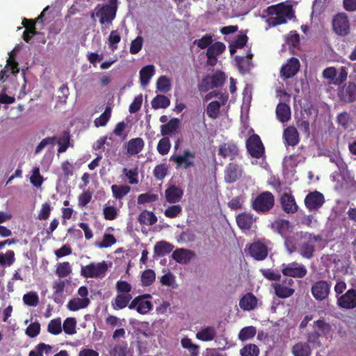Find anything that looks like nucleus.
I'll return each instance as SVG.
<instances>
[{
    "mask_svg": "<svg viewBox=\"0 0 356 356\" xmlns=\"http://www.w3.org/2000/svg\"><path fill=\"white\" fill-rule=\"evenodd\" d=\"M312 330L307 331L305 334L306 342L314 349L323 346V339L326 337L332 330L331 325L323 318L314 321L312 323Z\"/></svg>",
    "mask_w": 356,
    "mask_h": 356,
    "instance_id": "f257e3e1",
    "label": "nucleus"
},
{
    "mask_svg": "<svg viewBox=\"0 0 356 356\" xmlns=\"http://www.w3.org/2000/svg\"><path fill=\"white\" fill-rule=\"evenodd\" d=\"M267 12L271 15L266 20L269 26L286 24L287 19H291L293 15L292 6L284 3L270 6L267 8Z\"/></svg>",
    "mask_w": 356,
    "mask_h": 356,
    "instance_id": "f03ea898",
    "label": "nucleus"
},
{
    "mask_svg": "<svg viewBox=\"0 0 356 356\" xmlns=\"http://www.w3.org/2000/svg\"><path fill=\"white\" fill-rule=\"evenodd\" d=\"M275 198L269 191L259 194L252 202V208L257 212L267 213L274 206Z\"/></svg>",
    "mask_w": 356,
    "mask_h": 356,
    "instance_id": "7ed1b4c3",
    "label": "nucleus"
},
{
    "mask_svg": "<svg viewBox=\"0 0 356 356\" xmlns=\"http://www.w3.org/2000/svg\"><path fill=\"white\" fill-rule=\"evenodd\" d=\"M107 270L108 265L104 261L99 263H91L81 266V275L85 278L103 277Z\"/></svg>",
    "mask_w": 356,
    "mask_h": 356,
    "instance_id": "20e7f679",
    "label": "nucleus"
},
{
    "mask_svg": "<svg viewBox=\"0 0 356 356\" xmlns=\"http://www.w3.org/2000/svg\"><path fill=\"white\" fill-rule=\"evenodd\" d=\"M152 295L146 293L135 297L129 305V309H136L140 314H147L153 309V304L149 300Z\"/></svg>",
    "mask_w": 356,
    "mask_h": 356,
    "instance_id": "39448f33",
    "label": "nucleus"
},
{
    "mask_svg": "<svg viewBox=\"0 0 356 356\" xmlns=\"http://www.w3.org/2000/svg\"><path fill=\"white\" fill-rule=\"evenodd\" d=\"M333 31L339 36H346L350 33V22L345 13H339L335 15L332 19Z\"/></svg>",
    "mask_w": 356,
    "mask_h": 356,
    "instance_id": "423d86ee",
    "label": "nucleus"
},
{
    "mask_svg": "<svg viewBox=\"0 0 356 356\" xmlns=\"http://www.w3.org/2000/svg\"><path fill=\"white\" fill-rule=\"evenodd\" d=\"M246 148L252 158L260 159L264 154V146L260 137L252 134L246 140Z\"/></svg>",
    "mask_w": 356,
    "mask_h": 356,
    "instance_id": "0eeeda50",
    "label": "nucleus"
},
{
    "mask_svg": "<svg viewBox=\"0 0 356 356\" xmlns=\"http://www.w3.org/2000/svg\"><path fill=\"white\" fill-rule=\"evenodd\" d=\"M323 76L324 78L329 80L330 83L339 86L347 79L348 72L345 67H341L339 70V74L337 75L336 68L334 67H330L323 70Z\"/></svg>",
    "mask_w": 356,
    "mask_h": 356,
    "instance_id": "6e6552de",
    "label": "nucleus"
},
{
    "mask_svg": "<svg viewBox=\"0 0 356 356\" xmlns=\"http://www.w3.org/2000/svg\"><path fill=\"white\" fill-rule=\"evenodd\" d=\"M195 157V153L190 149H184L183 154H173L170 156V160L174 161L177 168H182L188 169L195 165L193 159Z\"/></svg>",
    "mask_w": 356,
    "mask_h": 356,
    "instance_id": "1a4fd4ad",
    "label": "nucleus"
},
{
    "mask_svg": "<svg viewBox=\"0 0 356 356\" xmlns=\"http://www.w3.org/2000/svg\"><path fill=\"white\" fill-rule=\"evenodd\" d=\"M246 254L257 261L264 260L268 253L267 246L261 241H256L247 245L245 249Z\"/></svg>",
    "mask_w": 356,
    "mask_h": 356,
    "instance_id": "9d476101",
    "label": "nucleus"
},
{
    "mask_svg": "<svg viewBox=\"0 0 356 356\" xmlns=\"http://www.w3.org/2000/svg\"><path fill=\"white\" fill-rule=\"evenodd\" d=\"M282 273L285 276L302 278L307 275V270L304 265L298 264L297 262H292L289 264H282Z\"/></svg>",
    "mask_w": 356,
    "mask_h": 356,
    "instance_id": "9b49d317",
    "label": "nucleus"
},
{
    "mask_svg": "<svg viewBox=\"0 0 356 356\" xmlns=\"http://www.w3.org/2000/svg\"><path fill=\"white\" fill-rule=\"evenodd\" d=\"M96 16L99 17L101 24H111L116 16L117 10L115 7L103 5H98L96 8Z\"/></svg>",
    "mask_w": 356,
    "mask_h": 356,
    "instance_id": "f8f14e48",
    "label": "nucleus"
},
{
    "mask_svg": "<svg viewBox=\"0 0 356 356\" xmlns=\"http://www.w3.org/2000/svg\"><path fill=\"white\" fill-rule=\"evenodd\" d=\"M337 304L339 308L344 309L350 310L356 308V289H350L338 297Z\"/></svg>",
    "mask_w": 356,
    "mask_h": 356,
    "instance_id": "ddd939ff",
    "label": "nucleus"
},
{
    "mask_svg": "<svg viewBox=\"0 0 356 356\" xmlns=\"http://www.w3.org/2000/svg\"><path fill=\"white\" fill-rule=\"evenodd\" d=\"M321 240V236L319 235L308 234L307 241H304L300 245V254L305 259H311L314 256L315 250V242Z\"/></svg>",
    "mask_w": 356,
    "mask_h": 356,
    "instance_id": "4468645a",
    "label": "nucleus"
},
{
    "mask_svg": "<svg viewBox=\"0 0 356 356\" xmlns=\"http://www.w3.org/2000/svg\"><path fill=\"white\" fill-rule=\"evenodd\" d=\"M330 291V284L324 280H321L315 282L311 289L312 294L316 300H325Z\"/></svg>",
    "mask_w": 356,
    "mask_h": 356,
    "instance_id": "2eb2a0df",
    "label": "nucleus"
},
{
    "mask_svg": "<svg viewBox=\"0 0 356 356\" xmlns=\"http://www.w3.org/2000/svg\"><path fill=\"white\" fill-rule=\"evenodd\" d=\"M325 202L323 195L318 191L310 192L305 198V207L309 211H316L321 208Z\"/></svg>",
    "mask_w": 356,
    "mask_h": 356,
    "instance_id": "dca6fc26",
    "label": "nucleus"
},
{
    "mask_svg": "<svg viewBox=\"0 0 356 356\" xmlns=\"http://www.w3.org/2000/svg\"><path fill=\"white\" fill-rule=\"evenodd\" d=\"M294 283L292 279H285L282 283L273 284L275 295L280 298H287L291 296L295 290L291 286Z\"/></svg>",
    "mask_w": 356,
    "mask_h": 356,
    "instance_id": "f3484780",
    "label": "nucleus"
},
{
    "mask_svg": "<svg viewBox=\"0 0 356 356\" xmlns=\"http://www.w3.org/2000/svg\"><path fill=\"white\" fill-rule=\"evenodd\" d=\"M239 153L238 146L232 141L223 143L218 147V155L223 159L229 158L234 160Z\"/></svg>",
    "mask_w": 356,
    "mask_h": 356,
    "instance_id": "a211bd4d",
    "label": "nucleus"
},
{
    "mask_svg": "<svg viewBox=\"0 0 356 356\" xmlns=\"http://www.w3.org/2000/svg\"><path fill=\"white\" fill-rule=\"evenodd\" d=\"M242 168L235 163H229L225 169V181L232 184L236 181L242 175Z\"/></svg>",
    "mask_w": 356,
    "mask_h": 356,
    "instance_id": "6ab92c4d",
    "label": "nucleus"
},
{
    "mask_svg": "<svg viewBox=\"0 0 356 356\" xmlns=\"http://www.w3.org/2000/svg\"><path fill=\"white\" fill-rule=\"evenodd\" d=\"M300 62L298 58L292 57L284 65L280 70L281 75L284 79H289L294 76L300 69Z\"/></svg>",
    "mask_w": 356,
    "mask_h": 356,
    "instance_id": "aec40b11",
    "label": "nucleus"
},
{
    "mask_svg": "<svg viewBox=\"0 0 356 356\" xmlns=\"http://www.w3.org/2000/svg\"><path fill=\"white\" fill-rule=\"evenodd\" d=\"M341 100L345 102H353L356 100V84L348 82L343 86L339 92Z\"/></svg>",
    "mask_w": 356,
    "mask_h": 356,
    "instance_id": "412c9836",
    "label": "nucleus"
},
{
    "mask_svg": "<svg viewBox=\"0 0 356 356\" xmlns=\"http://www.w3.org/2000/svg\"><path fill=\"white\" fill-rule=\"evenodd\" d=\"M280 204L283 211L286 213H295L298 209V206L291 194L284 193L281 196Z\"/></svg>",
    "mask_w": 356,
    "mask_h": 356,
    "instance_id": "4be33fe9",
    "label": "nucleus"
},
{
    "mask_svg": "<svg viewBox=\"0 0 356 356\" xmlns=\"http://www.w3.org/2000/svg\"><path fill=\"white\" fill-rule=\"evenodd\" d=\"M184 194L183 190L176 185L170 186L165 191V200L168 203L179 202Z\"/></svg>",
    "mask_w": 356,
    "mask_h": 356,
    "instance_id": "5701e85b",
    "label": "nucleus"
},
{
    "mask_svg": "<svg viewBox=\"0 0 356 356\" xmlns=\"http://www.w3.org/2000/svg\"><path fill=\"white\" fill-rule=\"evenodd\" d=\"M145 146V142L141 138H135L129 140L126 144L127 155L134 156L140 153Z\"/></svg>",
    "mask_w": 356,
    "mask_h": 356,
    "instance_id": "b1692460",
    "label": "nucleus"
},
{
    "mask_svg": "<svg viewBox=\"0 0 356 356\" xmlns=\"http://www.w3.org/2000/svg\"><path fill=\"white\" fill-rule=\"evenodd\" d=\"M132 300L131 294L117 293L115 299L111 302V305L115 310L123 309L127 307H129Z\"/></svg>",
    "mask_w": 356,
    "mask_h": 356,
    "instance_id": "393cba45",
    "label": "nucleus"
},
{
    "mask_svg": "<svg viewBox=\"0 0 356 356\" xmlns=\"http://www.w3.org/2000/svg\"><path fill=\"white\" fill-rule=\"evenodd\" d=\"M236 223L241 229L249 230L251 229L255 219L253 215L249 213H241L236 216Z\"/></svg>",
    "mask_w": 356,
    "mask_h": 356,
    "instance_id": "a878e982",
    "label": "nucleus"
},
{
    "mask_svg": "<svg viewBox=\"0 0 356 356\" xmlns=\"http://www.w3.org/2000/svg\"><path fill=\"white\" fill-rule=\"evenodd\" d=\"M285 143L290 146H295L299 143V135L296 127L290 126L286 128L283 133Z\"/></svg>",
    "mask_w": 356,
    "mask_h": 356,
    "instance_id": "bb28decb",
    "label": "nucleus"
},
{
    "mask_svg": "<svg viewBox=\"0 0 356 356\" xmlns=\"http://www.w3.org/2000/svg\"><path fill=\"white\" fill-rule=\"evenodd\" d=\"M257 305V299L252 293L244 295L239 301L240 307L244 311L254 309Z\"/></svg>",
    "mask_w": 356,
    "mask_h": 356,
    "instance_id": "cd10ccee",
    "label": "nucleus"
},
{
    "mask_svg": "<svg viewBox=\"0 0 356 356\" xmlns=\"http://www.w3.org/2000/svg\"><path fill=\"white\" fill-rule=\"evenodd\" d=\"M312 349L306 341H299L292 346L291 353L293 356H310Z\"/></svg>",
    "mask_w": 356,
    "mask_h": 356,
    "instance_id": "c85d7f7f",
    "label": "nucleus"
},
{
    "mask_svg": "<svg viewBox=\"0 0 356 356\" xmlns=\"http://www.w3.org/2000/svg\"><path fill=\"white\" fill-rule=\"evenodd\" d=\"M193 256L191 250L183 248L177 249L172 254V259L179 264H187Z\"/></svg>",
    "mask_w": 356,
    "mask_h": 356,
    "instance_id": "c756f323",
    "label": "nucleus"
},
{
    "mask_svg": "<svg viewBox=\"0 0 356 356\" xmlns=\"http://www.w3.org/2000/svg\"><path fill=\"white\" fill-rule=\"evenodd\" d=\"M275 113L277 118L282 122H286L291 119V108L285 103H279Z\"/></svg>",
    "mask_w": 356,
    "mask_h": 356,
    "instance_id": "7c9ffc66",
    "label": "nucleus"
},
{
    "mask_svg": "<svg viewBox=\"0 0 356 356\" xmlns=\"http://www.w3.org/2000/svg\"><path fill=\"white\" fill-rule=\"evenodd\" d=\"M226 49L225 44L222 42L212 43L207 50V58H217V56L222 54Z\"/></svg>",
    "mask_w": 356,
    "mask_h": 356,
    "instance_id": "2f4dec72",
    "label": "nucleus"
},
{
    "mask_svg": "<svg viewBox=\"0 0 356 356\" xmlns=\"http://www.w3.org/2000/svg\"><path fill=\"white\" fill-rule=\"evenodd\" d=\"M289 227L290 222L282 218H277L271 223V228L282 236L286 234Z\"/></svg>",
    "mask_w": 356,
    "mask_h": 356,
    "instance_id": "473e14b6",
    "label": "nucleus"
},
{
    "mask_svg": "<svg viewBox=\"0 0 356 356\" xmlns=\"http://www.w3.org/2000/svg\"><path fill=\"white\" fill-rule=\"evenodd\" d=\"M179 126V120L178 118H172L170 121L161 126V134L163 136L166 137L167 135L175 134Z\"/></svg>",
    "mask_w": 356,
    "mask_h": 356,
    "instance_id": "72a5a7b5",
    "label": "nucleus"
},
{
    "mask_svg": "<svg viewBox=\"0 0 356 356\" xmlns=\"http://www.w3.org/2000/svg\"><path fill=\"white\" fill-rule=\"evenodd\" d=\"M154 66L153 65H148L143 67L140 70V81L142 86H145L149 83L152 76L154 74Z\"/></svg>",
    "mask_w": 356,
    "mask_h": 356,
    "instance_id": "f704fd0d",
    "label": "nucleus"
},
{
    "mask_svg": "<svg viewBox=\"0 0 356 356\" xmlns=\"http://www.w3.org/2000/svg\"><path fill=\"white\" fill-rule=\"evenodd\" d=\"M138 220L140 225H152L157 222V217L153 212L144 210L138 216Z\"/></svg>",
    "mask_w": 356,
    "mask_h": 356,
    "instance_id": "c9c22d12",
    "label": "nucleus"
},
{
    "mask_svg": "<svg viewBox=\"0 0 356 356\" xmlns=\"http://www.w3.org/2000/svg\"><path fill=\"white\" fill-rule=\"evenodd\" d=\"M174 246L172 244L162 241L156 243L154 248V250L156 255L163 257L171 252Z\"/></svg>",
    "mask_w": 356,
    "mask_h": 356,
    "instance_id": "e433bc0d",
    "label": "nucleus"
},
{
    "mask_svg": "<svg viewBox=\"0 0 356 356\" xmlns=\"http://www.w3.org/2000/svg\"><path fill=\"white\" fill-rule=\"evenodd\" d=\"M89 303V298H74L68 302L67 308L69 310L74 312L87 307Z\"/></svg>",
    "mask_w": 356,
    "mask_h": 356,
    "instance_id": "4c0bfd02",
    "label": "nucleus"
},
{
    "mask_svg": "<svg viewBox=\"0 0 356 356\" xmlns=\"http://www.w3.org/2000/svg\"><path fill=\"white\" fill-rule=\"evenodd\" d=\"M216 335L213 327H207L196 334V338L203 341H212Z\"/></svg>",
    "mask_w": 356,
    "mask_h": 356,
    "instance_id": "58836bf2",
    "label": "nucleus"
},
{
    "mask_svg": "<svg viewBox=\"0 0 356 356\" xmlns=\"http://www.w3.org/2000/svg\"><path fill=\"white\" fill-rule=\"evenodd\" d=\"M131 190V187L127 185H112L111 186V191L113 193V196L116 200H121L125 195H127Z\"/></svg>",
    "mask_w": 356,
    "mask_h": 356,
    "instance_id": "ea45409f",
    "label": "nucleus"
},
{
    "mask_svg": "<svg viewBox=\"0 0 356 356\" xmlns=\"http://www.w3.org/2000/svg\"><path fill=\"white\" fill-rule=\"evenodd\" d=\"M151 104L152 108L154 109L166 108L170 106V101L166 96L158 95L152 100Z\"/></svg>",
    "mask_w": 356,
    "mask_h": 356,
    "instance_id": "a19ab883",
    "label": "nucleus"
},
{
    "mask_svg": "<svg viewBox=\"0 0 356 356\" xmlns=\"http://www.w3.org/2000/svg\"><path fill=\"white\" fill-rule=\"evenodd\" d=\"M111 108L106 106L104 111L100 115L99 117L96 118L94 121L95 127H104L106 125L111 117Z\"/></svg>",
    "mask_w": 356,
    "mask_h": 356,
    "instance_id": "79ce46f5",
    "label": "nucleus"
},
{
    "mask_svg": "<svg viewBox=\"0 0 356 356\" xmlns=\"http://www.w3.org/2000/svg\"><path fill=\"white\" fill-rule=\"evenodd\" d=\"M221 104L218 101L211 102L207 106V114L212 119H216L220 113Z\"/></svg>",
    "mask_w": 356,
    "mask_h": 356,
    "instance_id": "37998d69",
    "label": "nucleus"
},
{
    "mask_svg": "<svg viewBox=\"0 0 356 356\" xmlns=\"http://www.w3.org/2000/svg\"><path fill=\"white\" fill-rule=\"evenodd\" d=\"M52 350V346L44 343L38 344L35 348L29 352V356H43V353L48 354Z\"/></svg>",
    "mask_w": 356,
    "mask_h": 356,
    "instance_id": "c03bdc74",
    "label": "nucleus"
},
{
    "mask_svg": "<svg viewBox=\"0 0 356 356\" xmlns=\"http://www.w3.org/2000/svg\"><path fill=\"white\" fill-rule=\"evenodd\" d=\"M257 333L256 327L254 326H248L242 328L238 334V339L245 341L253 338Z\"/></svg>",
    "mask_w": 356,
    "mask_h": 356,
    "instance_id": "a18cd8bd",
    "label": "nucleus"
},
{
    "mask_svg": "<svg viewBox=\"0 0 356 356\" xmlns=\"http://www.w3.org/2000/svg\"><path fill=\"white\" fill-rule=\"evenodd\" d=\"M156 279V274L152 269H147L143 271L141 275L142 285L149 286L152 285Z\"/></svg>",
    "mask_w": 356,
    "mask_h": 356,
    "instance_id": "49530a36",
    "label": "nucleus"
},
{
    "mask_svg": "<svg viewBox=\"0 0 356 356\" xmlns=\"http://www.w3.org/2000/svg\"><path fill=\"white\" fill-rule=\"evenodd\" d=\"M72 273V268L69 262L59 263L56 270V274L60 278L68 276Z\"/></svg>",
    "mask_w": 356,
    "mask_h": 356,
    "instance_id": "de8ad7c7",
    "label": "nucleus"
},
{
    "mask_svg": "<svg viewBox=\"0 0 356 356\" xmlns=\"http://www.w3.org/2000/svg\"><path fill=\"white\" fill-rule=\"evenodd\" d=\"M181 346L189 350L192 356H197L199 354V346L193 344L192 340L189 338H183L181 340Z\"/></svg>",
    "mask_w": 356,
    "mask_h": 356,
    "instance_id": "09e8293b",
    "label": "nucleus"
},
{
    "mask_svg": "<svg viewBox=\"0 0 356 356\" xmlns=\"http://www.w3.org/2000/svg\"><path fill=\"white\" fill-rule=\"evenodd\" d=\"M168 172V166L165 163H161L155 166L153 175L156 179L163 180Z\"/></svg>",
    "mask_w": 356,
    "mask_h": 356,
    "instance_id": "8fccbe9b",
    "label": "nucleus"
},
{
    "mask_svg": "<svg viewBox=\"0 0 356 356\" xmlns=\"http://www.w3.org/2000/svg\"><path fill=\"white\" fill-rule=\"evenodd\" d=\"M171 147V143L169 138L163 136L161 139L159 140L157 145V151L161 155H166Z\"/></svg>",
    "mask_w": 356,
    "mask_h": 356,
    "instance_id": "3c124183",
    "label": "nucleus"
},
{
    "mask_svg": "<svg viewBox=\"0 0 356 356\" xmlns=\"http://www.w3.org/2000/svg\"><path fill=\"white\" fill-rule=\"evenodd\" d=\"M76 321L74 318L68 317L67 318L63 325V330L67 334H74L76 332Z\"/></svg>",
    "mask_w": 356,
    "mask_h": 356,
    "instance_id": "603ef678",
    "label": "nucleus"
},
{
    "mask_svg": "<svg viewBox=\"0 0 356 356\" xmlns=\"http://www.w3.org/2000/svg\"><path fill=\"white\" fill-rule=\"evenodd\" d=\"M240 354L241 356H258L259 349L257 345L249 343L240 350Z\"/></svg>",
    "mask_w": 356,
    "mask_h": 356,
    "instance_id": "864d4df0",
    "label": "nucleus"
},
{
    "mask_svg": "<svg viewBox=\"0 0 356 356\" xmlns=\"http://www.w3.org/2000/svg\"><path fill=\"white\" fill-rule=\"evenodd\" d=\"M209 77L211 78L213 88L221 87L224 84L226 79L225 73L220 70L216 71L211 76H209Z\"/></svg>",
    "mask_w": 356,
    "mask_h": 356,
    "instance_id": "5fc2aeb1",
    "label": "nucleus"
},
{
    "mask_svg": "<svg viewBox=\"0 0 356 356\" xmlns=\"http://www.w3.org/2000/svg\"><path fill=\"white\" fill-rule=\"evenodd\" d=\"M212 43L213 36L209 34L204 35L200 39H196L193 41V44L201 49H208Z\"/></svg>",
    "mask_w": 356,
    "mask_h": 356,
    "instance_id": "6e6d98bb",
    "label": "nucleus"
},
{
    "mask_svg": "<svg viewBox=\"0 0 356 356\" xmlns=\"http://www.w3.org/2000/svg\"><path fill=\"white\" fill-rule=\"evenodd\" d=\"M116 243V239L113 234H104L102 241L96 242L95 245L99 248L111 247Z\"/></svg>",
    "mask_w": 356,
    "mask_h": 356,
    "instance_id": "4d7b16f0",
    "label": "nucleus"
},
{
    "mask_svg": "<svg viewBox=\"0 0 356 356\" xmlns=\"http://www.w3.org/2000/svg\"><path fill=\"white\" fill-rule=\"evenodd\" d=\"M157 90L162 92H167L171 89L170 80L165 76H160L156 81Z\"/></svg>",
    "mask_w": 356,
    "mask_h": 356,
    "instance_id": "13d9d810",
    "label": "nucleus"
},
{
    "mask_svg": "<svg viewBox=\"0 0 356 356\" xmlns=\"http://www.w3.org/2000/svg\"><path fill=\"white\" fill-rule=\"evenodd\" d=\"M15 252L13 250H8L6 253L0 254V265L11 266L15 262Z\"/></svg>",
    "mask_w": 356,
    "mask_h": 356,
    "instance_id": "bf43d9fd",
    "label": "nucleus"
},
{
    "mask_svg": "<svg viewBox=\"0 0 356 356\" xmlns=\"http://www.w3.org/2000/svg\"><path fill=\"white\" fill-rule=\"evenodd\" d=\"M47 330L49 333L57 335L62 332L61 321L60 318L51 320L47 327Z\"/></svg>",
    "mask_w": 356,
    "mask_h": 356,
    "instance_id": "052dcab7",
    "label": "nucleus"
},
{
    "mask_svg": "<svg viewBox=\"0 0 356 356\" xmlns=\"http://www.w3.org/2000/svg\"><path fill=\"white\" fill-rule=\"evenodd\" d=\"M115 289L117 293L131 294L132 286L127 281L119 280L116 282Z\"/></svg>",
    "mask_w": 356,
    "mask_h": 356,
    "instance_id": "680f3d73",
    "label": "nucleus"
},
{
    "mask_svg": "<svg viewBox=\"0 0 356 356\" xmlns=\"http://www.w3.org/2000/svg\"><path fill=\"white\" fill-rule=\"evenodd\" d=\"M158 200V195L154 193H142L138 197V204H144L146 203L154 202Z\"/></svg>",
    "mask_w": 356,
    "mask_h": 356,
    "instance_id": "e2e57ef3",
    "label": "nucleus"
},
{
    "mask_svg": "<svg viewBox=\"0 0 356 356\" xmlns=\"http://www.w3.org/2000/svg\"><path fill=\"white\" fill-rule=\"evenodd\" d=\"M182 208L179 204H174L168 207L165 211L164 215L167 218H174L177 217L181 212Z\"/></svg>",
    "mask_w": 356,
    "mask_h": 356,
    "instance_id": "0e129e2a",
    "label": "nucleus"
},
{
    "mask_svg": "<svg viewBox=\"0 0 356 356\" xmlns=\"http://www.w3.org/2000/svg\"><path fill=\"white\" fill-rule=\"evenodd\" d=\"M121 37L118 31H112L108 38V46L113 51L117 49L118 44L120 42Z\"/></svg>",
    "mask_w": 356,
    "mask_h": 356,
    "instance_id": "69168bd1",
    "label": "nucleus"
},
{
    "mask_svg": "<svg viewBox=\"0 0 356 356\" xmlns=\"http://www.w3.org/2000/svg\"><path fill=\"white\" fill-rule=\"evenodd\" d=\"M103 215L106 220H113L118 216V209L113 206H105L103 209Z\"/></svg>",
    "mask_w": 356,
    "mask_h": 356,
    "instance_id": "338daca9",
    "label": "nucleus"
},
{
    "mask_svg": "<svg viewBox=\"0 0 356 356\" xmlns=\"http://www.w3.org/2000/svg\"><path fill=\"white\" fill-rule=\"evenodd\" d=\"M351 116L347 112H342L337 115V122L343 129H347L351 122Z\"/></svg>",
    "mask_w": 356,
    "mask_h": 356,
    "instance_id": "774afa93",
    "label": "nucleus"
}]
</instances>
